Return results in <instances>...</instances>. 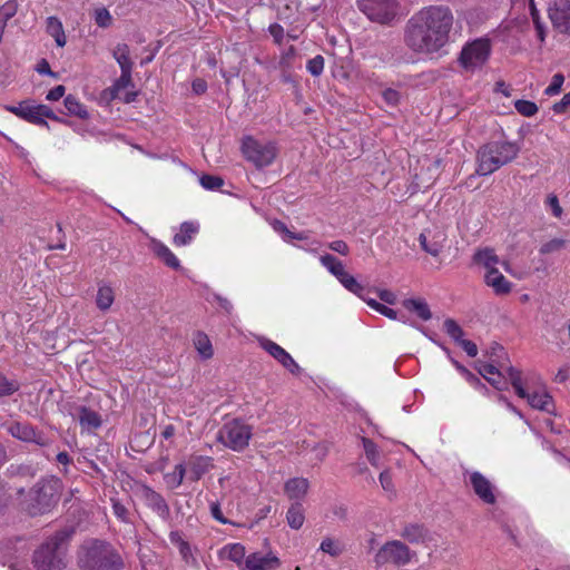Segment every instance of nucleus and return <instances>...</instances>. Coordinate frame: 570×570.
I'll use <instances>...</instances> for the list:
<instances>
[{"mask_svg":"<svg viewBox=\"0 0 570 570\" xmlns=\"http://www.w3.org/2000/svg\"><path fill=\"white\" fill-rule=\"evenodd\" d=\"M401 537L411 543H420L425 538V530L417 524H410L402 530Z\"/></svg>","mask_w":570,"mask_h":570,"instance_id":"obj_40","label":"nucleus"},{"mask_svg":"<svg viewBox=\"0 0 570 570\" xmlns=\"http://www.w3.org/2000/svg\"><path fill=\"white\" fill-rule=\"evenodd\" d=\"M379 480H380L381 487L383 488L384 491H386L389 493L394 492L393 480H392L391 472L389 470H384L383 472H381Z\"/></svg>","mask_w":570,"mask_h":570,"instance_id":"obj_56","label":"nucleus"},{"mask_svg":"<svg viewBox=\"0 0 570 570\" xmlns=\"http://www.w3.org/2000/svg\"><path fill=\"white\" fill-rule=\"evenodd\" d=\"M286 520L292 529H301L305 520L303 508L299 504H293L286 513Z\"/></svg>","mask_w":570,"mask_h":570,"instance_id":"obj_37","label":"nucleus"},{"mask_svg":"<svg viewBox=\"0 0 570 570\" xmlns=\"http://www.w3.org/2000/svg\"><path fill=\"white\" fill-rule=\"evenodd\" d=\"M519 153L515 144L509 141H492L483 145L476 155V174L488 176L500 167L512 161Z\"/></svg>","mask_w":570,"mask_h":570,"instance_id":"obj_3","label":"nucleus"},{"mask_svg":"<svg viewBox=\"0 0 570 570\" xmlns=\"http://www.w3.org/2000/svg\"><path fill=\"white\" fill-rule=\"evenodd\" d=\"M240 148L245 159L256 168L269 166L277 155V148L274 142L257 140L252 136L243 138Z\"/></svg>","mask_w":570,"mask_h":570,"instance_id":"obj_6","label":"nucleus"},{"mask_svg":"<svg viewBox=\"0 0 570 570\" xmlns=\"http://www.w3.org/2000/svg\"><path fill=\"white\" fill-rule=\"evenodd\" d=\"M78 562L83 570H120L124 567L121 557L112 547L97 540L80 548Z\"/></svg>","mask_w":570,"mask_h":570,"instance_id":"obj_2","label":"nucleus"},{"mask_svg":"<svg viewBox=\"0 0 570 570\" xmlns=\"http://www.w3.org/2000/svg\"><path fill=\"white\" fill-rule=\"evenodd\" d=\"M148 238V248L160 259L165 265L173 269L180 268V262L176 255L163 242L146 235Z\"/></svg>","mask_w":570,"mask_h":570,"instance_id":"obj_20","label":"nucleus"},{"mask_svg":"<svg viewBox=\"0 0 570 570\" xmlns=\"http://www.w3.org/2000/svg\"><path fill=\"white\" fill-rule=\"evenodd\" d=\"M268 31L274 41L279 45L284 38V28L278 23H273L269 26Z\"/></svg>","mask_w":570,"mask_h":570,"instance_id":"obj_59","label":"nucleus"},{"mask_svg":"<svg viewBox=\"0 0 570 570\" xmlns=\"http://www.w3.org/2000/svg\"><path fill=\"white\" fill-rule=\"evenodd\" d=\"M360 9L370 20L385 23L392 20L396 11L395 0H358Z\"/></svg>","mask_w":570,"mask_h":570,"instance_id":"obj_13","label":"nucleus"},{"mask_svg":"<svg viewBox=\"0 0 570 570\" xmlns=\"http://www.w3.org/2000/svg\"><path fill=\"white\" fill-rule=\"evenodd\" d=\"M362 442H363L364 452H365V455H366L368 462L373 466H379L380 465V451H379L376 444L368 439H363Z\"/></svg>","mask_w":570,"mask_h":570,"instance_id":"obj_44","label":"nucleus"},{"mask_svg":"<svg viewBox=\"0 0 570 570\" xmlns=\"http://www.w3.org/2000/svg\"><path fill=\"white\" fill-rule=\"evenodd\" d=\"M491 53V42L487 38H479L468 42L461 50L460 65L466 71L480 69L489 59Z\"/></svg>","mask_w":570,"mask_h":570,"instance_id":"obj_8","label":"nucleus"},{"mask_svg":"<svg viewBox=\"0 0 570 570\" xmlns=\"http://www.w3.org/2000/svg\"><path fill=\"white\" fill-rule=\"evenodd\" d=\"M564 240L563 239H559V238H554V239H551L547 243H544L541 247H540V253L546 255V254H550V253H553V252H558L560 250L561 248L564 247Z\"/></svg>","mask_w":570,"mask_h":570,"instance_id":"obj_54","label":"nucleus"},{"mask_svg":"<svg viewBox=\"0 0 570 570\" xmlns=\"http://www.w3.org/2000/svg\"><path fill=\"white\" fill-rule=\"evenodd\" d=\"M258 343L262 348H264L272 357H274L292 374H298L301 372L299 365L282 346L266 337H261Z\"/></svg>","mask_w":570,"mask_h":570,"instance_id":"obj_16","label":"nucleus"},{"mask_svg":"<svg viewBox=\"0 0 570 570\" xmlns=\"http://www.w3.org/2000/svg\"><path fill=\"white\" fill-rule=\"evenodd\" d=\"M199 232V224L196 222H184L178 233L175 234L173 243L175 246L188 245Z\"/></svg>","mask_w":570,"mask_h":570,"instance_id":"obj_26","label":"nucleus"},{"mask_svg":"<svg viewBox=\"0 0 570 570\" xmlns=\"http://www.w3.org/2000/svg\"><path fill=\"white\" fill-rule=\"evenodd\" d=\"M402 304L407 311L415 313L423 321H429L432 317L430 307L423 298H407Z\"/></svg>","mask_w":570,"mask_h":570,"instance_id":"obj_31","label":"nucleus"},{"mask_svg":"<svg viewBox=\"0 0 570 570\" xmlns=\"http://www.w3.org/2000/svg\"><path fill=\"white\" fill-rule=\"evenodd\" d=\"M9 432L13 438H17L24 442L41 443L40 438L33 428L24 423H14L9 428Z\"/></svg>","mask_w":570,"mask_h":570,"instance_id":"obj_30","label":"nucleus"},{"mask_svg":"<svg viewBox=\"0 0 570 570\" xmlns=\"http://www.w3.org/2000/svg\"><path fill=\"white\" fill-rule=\"evenodd\" d=\"M514 108L520 115L524 117H532L538 112V106L530 100H515Z\"/></svg>","mask_w":570,"mask_h":570,"instance_id":"obj_45","label":"nucleus"},{"mask_svg":"<svg viewBox=\"0 0 570 570\" xmlns=\"http://www.w3.org/2000/svg\"><path fill=\"white\" fill-rule=\"evenodd\" d=\"M70 415L79 421L80 426L85 431H92L101 425L100 415L83 405H77L70 411Z\"/></svg>","mask_w":570,"mask_h":570,"instance_id":"obj_19","label":"nucleus"},{"mask_svg":"<svg viewBox=\"0 0 570 570\" xmlns=\"http://www.w3.org/2000/svg\"><path fill=\"white\" fill-rule=\"evenodd\" d=\"M131 71L132 70H121L120 77L116 80L111 88L112 98L119 97V94L122 89H126L132 85Z\"/></svg>","mask_w":570,"mask_h":570,"instance_id":"obj_42","label":"nucleus"},{"mask_svg":"<svg viewBox=\"0 0 570 570\" xmlns=\"http://www.w3.org/2000/svg\"><path fill=\"white\" fill-rule=\"evenodd\" d=\"M186 468L183 463H179L175 466V470L171 473H167L165 475V480L171 488H178L185 478Z\"/></svg>","mask_w":570,"mask_h":570,"instance_id":"obj_43","label":"nucleus"},{"mask_svg":"<svg viewBox=\"0 0 570 570\" xmlns=\"http://www.w3.org/2000/svg\"><path fill=\"white\" fill-rule=\"evenodd\" d=\"M65 87L62 85H59L55 88H52L48 94H47V100L49 101H57L59 100L60 98L63 97L65 95Z\"/></svg>","mask_w":570,"mask_h":570,"instance_id":"obj_63","label":"nucleus"},{"mask_svg":"<svg viewBox=\"0 0 570 570\" xmlns=\"http://www.w3.org/2000/svg\"><path fill=\"white\" fill-rule=\"evenodd\" d=\"M92 19L95 23L102 29L110 28L114 24V17L105 7L95 8L92 11Z\"/></svg>","mask_w":570,"mask_h":570,"instance_id":"obj_38","label":"nucleus"},{"mask_svg":"<svg viewBox=\"0 0 570 570\" xmlns=\"http://www.w3.org/2000/svg\"><path fill=\"white\" fill-rule=\"evenodd\" d=\"M272 226L275 232L281 234L284 242L291 243L292 230H289L284 223L275 220L273 222Z\"/></svg>","mask_w":570,"mask_h":570,"instance_id":"obj_57","label":"nucleus"},{"mask_svg":"<svg viewBox=\"0 0 570 570\" xmlns=\"http://www.w3.org/2000/svg\"><path fill=\"white\" fill-rule=\"evenodd\" d=\"M563 82H564L563 75L562 73H556L552 77L550 85L544 89V94L547 96L558 95L561 91V87H562Z\"/></svg>","mask_w":570,"mask_h":570,"instance_id":"obj_50","label":"nucleus"},{"mask_svg":"<svg viewBox=\"0 0 570 570\" xmlns=\"http://www.w3.org/2000/svg\"><path fill=\"white\" fill-rule=\"evenodd\" d=\"M360 298H362L371 308H373L374 311H376L377 313L386 316L387 318L390 320H397V313L396 311L387 307L386 305L382 304V303H379L377 301H375L374 298H368V297H365L363 295V293H361V296H358Z\"/></svg>","mask_w":570,"mask_h":570,"instance_id":"obj_41","label":"nucleus"},{"mask_svg":"<svg viewBox=\"0 0 570 570\" xmlns=\"http://www.w3.org/2000/svg\"><path fill=\"white\" fill-rule=\"evenodd\" d=\"M246 557L245 547L240 543L225 544L218 551V558L220 560H228L235 563L240 570H245Z\"/></svg>","mask_w":570,"mask_h":570,"instance_id":"obj_21","label":"nucleus"},{"mask_svg":"<svg viewBox=\"0 0 570 570\" xmlns=\"http://www.w3.org/2000/svg\"><path fill=\"white\" fill-rule=\"evenodd\" d=\"M420 244L422 248L432 256H438L442 249V245L438 242L428 243L425 233L420 235Z\"/></svg>","mask_w":570,"mask_h":570,"instance_id":"obj_51","label":"nucleus"},{"mask_svg":"<svg viewBox=\"0 0 570 570\" xmlns=\"http://www.w3.org/2000/svg\"><path fill=\"white\" fill-rule=\"evenodd\" d=\"M4 109L33 125L48 126L46 118L61 121L50 107L30 100L21 101L18 105H8Z\"/></svg>","mask_w":570,"mask_h":570,"instance_id":"obj_9","label":"nucleus"},{"mask_svg":"<svg viewBox=\"0 0 570 570\" xmlns=\"http://www.w3.org/2000/svg\"><path fill=\"white\" fill-rule=\"evenodd\" d=\"M169 541L178 549L181 558L186 563L195 562L191 548L189 543L185 541L183 534L179 531H171L169 533Z\"/></svg>","mask_w":570,"mask_h":570,"instance_id":"obj_33","label":"nucleus"},{"mask_svg":"<svg viewBox=\"0 0 570 570\" xmlns=\"http://www.w3.org/2000/svg\"><path fill=\"white\" fill-rule=\"evenodd\" d=\"M200 185L208 190H215L224 185V180L218 176L203 175L199 178Z\"/></svg>","mask_w":570,"mask_h":570,"instance_id":"obj_46","label":"nucleus"},{"mask_svg":"<svg viewBox=\"0 0 570 570\" xmlns=\"http://www.w3.org/2000/svg\"><path fill=\"white\" fill-rule=\"evenodd\" d=\"M46 32L53 38L57 47L63 48L67 45V36L61 20L56 16L46 19Z\"/></svg>","mask_w":570,"mask_h":570,"instance_id":"obj_24","label":"nucleus"},{"mask_svg":"<svg viewBox=\"0 0 570 570\" xmlns=\"http://www.w3.org/2000/svg\"><path fill=\"white\" fill-rule=\"evenodd\" d=\"M377 295L386 304L393 305L396 303V295L389 289H377Z\"/></svg>","mask_w":570,"mask_h":570,"instance_id":"obj_64","label":"nucleus"},{"mask_svg":"<svg viewBox=\"0 0 570 570\" xmlns=\"http://www.w3.org/2000/svg\"><path fill=\"white\" fill-rule=\"evenodd\" d=\"M549 18L553 27L561 33L570 36V1L556 0L549 7Z\"/></svg>","mask_w":570,"mask_h":570,"instance_id":"obj_15","label":"nucleus"},{"mask_svg":"<svg viewBox=\"0 0 570 570\" xmlns=\"http://www.w3.org/2000/svg\"><path fill=\"white\" fill-rule=\"evenodd\" d=\"M415 552L400 540L385 542L374 556V562L381 567L387 563L401 567L411 562Z\"/></svg>","mask_w":570,"mask_h":570,"instance_id":"obj_10","label":"nucleus"},{"mask_svg":"<svg viewBox=\"0 0 570 570\" xmlns=\"http://www.w3.org/2000/svg\"><path fill=\"white\" fill-rule=\"evenodd\" d=\"M189 473L193 480H199L212 466V459L208 456H193L189 462Z\"/></svg>","mask_w":570,"mask_h":570,"instance_id":"obj_34","label":"nucleus"},{"mask_svg":"<svg viewBox=\"0 0 570 570\" xmlns=\"http://www.w3.org/2000/svg\"><path fill=\"white\" fill-rule=\"evenodd\" d=\"M382 97L389 106H397L401 101L402 95L394 88H386L382 91Z\"/></svg>","mask_w":570,"mask_h":570,"instance_id":"obj_53","label":"nucleus"},{"mask_svg":"<svg viewBox=\"0 0 570 570\" xmlns=\"http://www.w3.org/2000/svg\"><path fill=\"white\" fill-rule=\"evenodd\" d=\"M509 376L517 395L521 399H525L531 407L548 413L553 412V400L544 387L534 391L524 387L521 382V374L514 367L509 368Z\"/></svg>","mask_w":570,"mask_h":570,"instance_id":"obj_7","label":"nucleus"},{"mask_svg":"<svg viewBox=\"0 0 570 570\" xmlns=\"http://www.w3.org/2000/svg\"><path fill=\"white\" fill-rule=\"evenodd\" d=\"M65 107L69 115L77 116L81 119H87L89 117L88 110L85 105H82L76 97L69 95L65 98Z\"/></svg>","mask_w":570,"mask_h":570,"instance_id":"obj_36","label":"nucleus"},{"mask_svg":"<svg viewBox=\"0 0 570 570\" xmlns=\"http://www.w3.org/2000/svg\"><path fill=\"white\" fill-rule=\"evenodd\" d=\"M453 364L456 367V370L465 377V380L470 384L475 385V386H479V385L483 386L481 381L473 373H471L468 368H465L464 366H462L461 364H459L455 361H453Z\"/></svg>","mask_w":570,"mask_h":570,"instance_id":"obj_55","label":"nucleus"},{"mask_svg":"<svg viewBox=\"0 0 570 570\" xmlns=\"http://www.w3.org/2000/svg\"><path fill=\"white\" fill-rule=\"evenodd\" d=\"M466 481L483 503L495 504L498 490L487 476L478 471H472L466 474Z\"/></svg>","mask_w":570,"mask_h":570,"instance_id":"obj_14","label":"nucleus"},{"mask_svg":"<svg viewBox=\"0 0 570 570\" xmlns=\"http://www.w3.org/2000/svg\"><path fill=\"white\" fill-rule=\"evenodd\" d=\"M321 264L351 293L361 296L364 287L344 267L335 256L326 254L321 256Z\"/></svg>","mask_w":570,"mask_h":570,"instance_id":"obj_12","label":"nucleus"},{"mask_svg":"<svg viewBox=\"0 0 570 570\" xmlns=\"http://www.w3.org/2000/svg\"><path fill=\"white\" fill-rule=\"evenodd\" d=\"M309 482L305 478H293L286 481L284 492L289 500H301L307 493Z\"/></svg>","mask_w":570,"mask_h":570,"instance_id":"obj_25","label":"nucleus"},{"mask_svg":"<svg viewBox=\"0 0 570 570\" xmlns=\"http://www.w3.org/2000/svg\"><path fill=\"white\" fill-rule=\"evenodd\" d=\"M19 389V383L0 375V396L13 394Z\"/></svg>","mask_w":570,"mask_h":570,"instance_id":"obj_49","label":"nucleus"},{"mask_svg":"<svg viewBox=\"0 0 570 570\" xmlns=\"http://www.w3.org/2000/svg\"><path fill=\"white\" fill-rule=\"evenodd\" d=\"M112 56L118 62L120 70H132L130 49L126 43H118L112 50Z\"/></svg>","mask_w":570,"mask_h":570,"instance_id":"obj_35","label":"nucleus"},{"mask_svg":"<svg viewBox=\"0 0 570 570\" xmlns=\"http://www.w3.org/2000/svg\"><path fill=\"white\" fill-rule=\"evenodd\" d=\"M328 247L341 255H347L350 252L347 244L343 240H334L328 244Z\"/></svg>","mask_w":570,"mask_h":570,"instance_id":"obj_62","label":"nucleus"},{"mask_svg":"<svg viewBox=\"0 0 570 570\" xmlns=\"http://www.w3.org/2000/svg\"><path fill=\"white\" fill-rule=\"evenodd\" d=\"M303 446L304 455L312 465H317L323 462L328 453V446L324 442L311 444L305 441Z\"/></svg>","mask_w":570,"mask_h":570,"instance_id":"obj_27","label":"nucleus"},{"mask_svg":"<svg viewBox=\"0 0 570 570\" xmlns=\"http://www.w3.org/2000/svg\"><path fill=\"white\" fill-rule=\"evenodd\" d=\"M112 511L119 520H121L124 522L128 521V519H127L128 511H127L126 507L124 504H121L120 502L112 501Z\"/></svg>","mask_w":570,"mask_h":570,"instance_id":"obj_60","label":"nucleus"},{"mask_svg":"<svg viewBox=\"0 0 570 570\" xmlns=\"http://www.w3.org/2000/svg\"><path fill=\"white\" fill-rule=\"evenodd\" d=\"M252 438V428L239 420H233L223 425L218 440L234 451L244 450Z\"/></svg>","mask_w":570,"mask_h":570,"instance_id":"obj_11","label":"nucleus"},{"mask_svg":"<svg viewBox=\"0 0 570 570\" xmlns=\"http://www.w3.org/2000/svg\"><path fill=\"white\" fill-rule=\"evenodd\" d=\"M68 535L63 531L57 532L35 552L33 563L38 570H61L65 567L62 542Z\"/></svg>","mask_w":570,"mask_h":570,"instance_id":"obj_5","label":"nucleus"},{"mask_svg":"<svg viewBox=\"0 0 570 570\" xmlns=\"http://www.w3.org/2000/svg\"><path fill=\"white\" fill-rule=\"evenodd\" d=\"M146 504L161 519L167 520L170 510L165 499L150 488H146L144 492Z\"/></svg>","mask_w":570,"mask_h":570,"instance_id":"obj_22","label":"nucleus"},{"mask_svg":"<svg viewBox=\"0 0 570 570\" xmlns=\"http://www.w3.org/2000/svg\"><path fill=\"white\" fill-rule=\"evenodd\" d=\"M61 483L51 478L39 482L29 493L27 510L30 514H42L55 507L60 498Z\"/></svg>","mask_w":570,"mask_h":570,"instance_id":"obj_4","label":"nucleus"},{"mask_svg":"<svg viewBox=\"0 0 570 570\" xmlns=\"http://www.w3.org/2000/svg\"><path fill=\"white\" fill-rule=\"evenodd\" d=\"M474 263L481 265L487 272L498 271L497 266L501 263L492 248L479 249L473 256Z\"/></svg>","mask_w":570,"mask_h":570,"instance_id":"obj_29","label":"nucleus"},{"mask_svg":"<svg viewBox=\"0 0 570 570\" xmlns=\"http://www.w3.org/2000/svg\"><path fill=\"white\" fill-rule=\"evenodd\" d=\"M281 560L273 552H254L246 557L245 570H277Z\"/></svg>","mask_w":570,"mask_h":570,"instance_id":"obj_18","label":"nucleus"},{"mask_svg":"<svg viewBox=\"0 0 570 570\" xmlns=\"http://www.w3.org/2000/svg\"><path fill=\"white\" fill-rule=\"evenodd\" d=\"M570 106V91L566 94L559 102L553 105V111L556 114H562Z\"/></svg>","mask_w":570,"mask_h":570,"instance_id":"obj_61","label":"nucleus"},{"mask_svg":"<svg viewBox=\"0 0 570 570\" xmlns=\"http://www.w3.org/2000/svg\"><path fill=\"white\" fill-rule=\"evenodd\" d=\"M512 366H510L511 368ZM478 372L497 390H505L508 387V381L511 382L509 376V367L498 370L493 364L480 362L478 365Z\"/></svg>","mask_w":570,"mask_h":570,"instance_id":"obj_17","label":"nucleus"},{"mask_svg":"<svg viewBox=\"0 0 570 570\" xmlns=\"http://www.w3.org/2000/svg\"><path fill=\"white\" fill-rule=\"evenodd\" d=\"M115 302V291L110 285L101 284L98 286L96 295V305L101 312L108 311Z\"/></svg>","mask_w":570,"mask_h":570,"instance_id":"obj_32","label":"nucleus"},{"mask_svg":"<svg viewBox=\"0 0 570 570\" xmlns=\"http://www.w3.org/2000/svg\"><path fill=\"white\" fill-rule=\"evenodd\" d=\"M444 330L455 342L460 343L463 340V331L455 321L446 320Z\"/></svg>","mask_w":570,"mask_h":570,"instance_id":"obj_47","label":"nucleus"},{"mask_svg":"<svg viewBox=\"0 0 570 570\" xmlns=\"http://www.w3.org/2000/svg\"><path fill=\"white\" fill-rule=\"evenodd\" d=\"M484 282L497 295H505L512 288L511 283L499 271L485 272Z\"/></svg>","mask_w":570,"mask_h":570,"instance_id":"obj_23","label":"nucleus"},{"mask_svg":"<svg viewBox=\"0 0 570 570\" xmlns=\"http://www.w3.org/2000/svg\"><path fill=\"white\" fill-rule=\"evenodd\" d=\"M320 551L336 558L343 553L344 546L337 539L324 538L320 544Z\"/></svg>","mask_w":570,"mask_h":570,"instance_id":"obj_39","label":"nucleus"},{"mask_svg":"<svg viewBox=\"0 0 570 570\" xmlns=\"http://www.w3.org/2000/svg\"><path fill=\"white\" fill-rule=\"evenodd\" d=\"M547 205L551 208L553 216L561 217L562 208L559 204V199L556 195H549L547 198Z\"/></svg>","mask_w":570,"mask_h":570,"instance_id":"obj_58","label":"nucleus"},{"mask_svg":"<svg viewBox=\"0 0 570 570\" xmlns=\"http://www.w3.org/2000/svg\"><path fill=\"white\" fill-rule=\"evenodd\" d=\"M17 10L18 6L16 1H7L0 7V20L8 23V21L16 16Z\"/></svg>","mask_w":570,"mask_h":570,"instance_id":"obj_48","label":"nucleus"},{"mask_svg":"<svg viewBox=\"0 0 570 570\" xmlns=\"http://www.w3.org/2000/svg\"><path fill=\"white\" fill-rule=\"evenodd\" d=\"M306 68L311 75L315 77L320 76L324 70V58L322 56H315L308 60Z\"/></svg>","mask_w":570,"mask_h":570,"instance_id":"obj_52","label":"nucleus"},{"mask_svg":"<svg viewBox=\"0 0 570 570\" xmlns=\"http://www.w3.org/2000/svg\"><path fill=\"white\" fill-rule=\"evenodd\" d=\"M193 345L202 360H209L214 355V347L208 335L202 331L194 333Z\"/></svg>","mask_w":570,"mask_h":570,"instance_id":"obj_28","label":"nucleus"},{"mask_svg":"<svg viewBox=\"0 0 570 570\" xmlns=\"http://www.w3.org/2000/svg\"><path fill=\"white\" fill-rule=\"evenodd\" d=\"M453 22L449 7H424L409 19L404 32L405 45L415 53L434 55L449 42Z\"/></svg>","mask_w":570,"mask_h":570,"instance_id":"obj_1","label":"nucleus"}]
</instances>
